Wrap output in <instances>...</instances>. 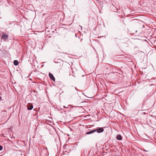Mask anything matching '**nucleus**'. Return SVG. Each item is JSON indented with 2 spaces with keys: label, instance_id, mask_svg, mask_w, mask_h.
<instances>
[{
  "label": "nucleus",
  "instance_id": "9",
  "mask_svg": "<svg viewBox=\"0 0 156 156\" xmlns=\"http://www.w3.org/2000/svg\"><path fill=\"white\" fill-rule=\"evenodd\" d=\"M2 148H3L2 147V146L0 145V151H1V150H2Z\"/></svg>",
  "mask_w": 156,
  "mask_h": 156
},
{
  "label": "nucleus",
  "instance_id": "8",
  "mask_svg": "<svg viewBox=\"0 0 156 156\" xmlns=\"http://www.w3.org/2000/svg\"><path fill=\"white\" fill-rule=\"evenodd\" d=\"M73 90L75 92H76V89L75 88H73Z\"/></svg>",
  "mask_w": 156,
  "mask_h": 156
},
{
  "label": "nucleus",
  "instance_id": "2",
  "mask_svg": "<svg viewBox=\"0 0 156 156\" xmlns=\"http://www.w3.org/2000/svg\"><path fill=\"white\" fill-rule=\"evenodd\" d=\"M33 106L32 104L30 103H28L27 104V109L28 110H31L33 108Z\"/></svg>",
  "mask_w": 156,
  "mask_h": 156
},
{
  "label": "nucleus",
  "instance_id": "7",
  "mask_svg": "<svg viewBox=\"0 0 156 156\" xmlns=\"http://www.w3.org/2000/svg\"><path fill=\"white\" fill-rule=\"evenodd\" d=\"M19 62L17 60H15L13 62V64L14 65L17 66L19 64Z\"/></svg>",
  "mask_w": 156,
  "mask_h": 156
},
{
  "label": "nucleus",
  "instance_id": "1",
  "mask_svg": "<svg viewBox=\"0 0 156 156\" xmlns=\"http://www.w3.org/2000/svg\"><path fill=\"white\" fill-rule=\"evenodd\" d=\"M8 37V34H5L3 32L2 35V38H3L4 39L7 40Z\"/></svg>",
  "mask_w": 156,
  "mask_h": 156
},
{
  "label": "nucleus",
  "instance_id": "13",
  "mask_svg": "<svg viewBox=\"0 0 156 156\" xmlns=\"http://www.w3.org/2000/svg\"><path fill=\"white\" fill-rule=\"evenodd\" d=\"M144 151H146V150H144Z\"/></svg>",
  "mask_w": 156,
  "mask_h": 156
},
{
  "label": "nucleus",
  "instance_id": "3",
  "mask_svg": "<svg viewBox=\"0 0 156 156\" xmlns=\"http://www.w3.org/2000/svg\"><path fill=\"white\" fill-rule=\"evenodd\" d=\"M49 76L50 78L53 81H55V79L54 76H53V75L51 73H49Z\"/></svg>",
  "mask_w": 156,
  "mask_h": 156
},
{
  "label": "nucleus",
  "instance_id": "4",
  "mask_svg": "<svg viewBox=\"0 0 156 156\" xmlns=\"http://www.w3.org/2000/svg\"><path fill=\"white\" fill-rule=\"evenodd\" d=\"M96 131H97L98 133H101L103 132L104 131V129L101 127L99 128L95 129Z\"/></svg>",
  "mask_w": 156,
  "mask_h": 156
},
{
  "label": "nucleus",
  "instance_id": "11",
  "mask_svg": "<svg viewBox=\"0 0 156 156\" xmlns=\"http://www.w3.org/2000/svg\"><path fill=\"white\" fill-rule=\"evenodd\" d=\"M63 107L64 108H68L67 107H66V106H63Z\"/></svg>",
  "mask_w": 156,
  "mask_h": 156
},
{
  "label": "nucleus",
  "instance_id": "6",
  "mask_svg": "<svg viewBox=\"0 0 156 156\" xmlns=\"http://www.w3.org/2000/svg\"><path fill=\"white\" fill-rule=\"evenodd\" d=\"M95 132H96V130H95V129H94V130L90 131L89 132H87L86 133V134L88 135L90 134L93 133Z\"/></svg>",
  "mask_w": 156,
  "mask_h": 156
},
{
  "label": "nucleus",
  "instance_id": "10",
  "mask_svg": "<svg viewBox=\"0 0 156 156\" xmlns=\"http://www.w3.org/2000/svg\"><path fill=\"white\" fill-rule=\"evenodd\" d=\"M114 156H123L121 155H115Z\"/></svg>",
  "mask_w": 156,
  "mask_h": 156
},
{
  "label": "nucleus",
  "instance_id": "12",
  "mask_svg": "<svg viewBox=\"0 0 156 156\" xmlns=\"http://www.w3.org/2000/svg\"><path fill=\"white\" fill-rule=\"evenodd\" d=\"M146 114V113L145 112H143V114L144 115Z\"/></svg>",
  "mask_w": 156,
  "mask_h": 156
},
{
  "label": "nucleus",
  "instance_id": "5",
  "mask_svg": "<svg viewBox=\"0 0 156 156\" xmlns=\"http://www.w3.org/2000/svg\"><path fill=\"white\" fill-rule=\"evenodd\" d=\"M116 139L119 140H122V137L120 134H118L116 136Z\"/></svg>",
  "mask_w": 156,
  "mask_h": 156
}]
</instances>
